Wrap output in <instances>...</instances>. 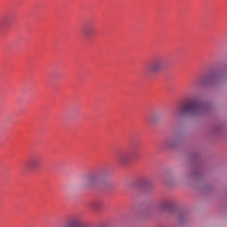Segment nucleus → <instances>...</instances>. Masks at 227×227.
Returning <instances> with one entry per match:
<instances>
[{
    "label": "nucleus",
    "instance_id": "f257e3e1",
    "mask_svg": "<svg viewBox=\"0 0 227 227\" xmlns=\"http://www.w3.org/2000/svg\"><path fill=\"white\" fill-rule=\"evenodd\" d=\"M176 113L181 114H201L203 113V106L196 99H192L182 107H179Z\"/></svg>",
    "mask_w": 227,
    "mask_h": 227
},
{
    "label": "nucleus",
    "instance_id": "f03ea898",
    "mask_svg": "<svg viewBox=\"0 0 227 227\" xmlns=\"http://www.w3.org/2000/svg\"><path fill=\"white\" fill-rule=\"evenodd\" d=\"M106 178H107V172H98L84 177L82 184L84 187H95L104 182Z\"/></svg>",
    "mask_w": 227,
    "mask_h": 227
},
{
    "label": "nucleus",
    "instance_id": "7ed1b4c3",
    "mask_svg": "<svg viewBox=\"0 0 227 227\" xmlns=\"http://www.w3.org/2000/svg\"><path fill=\"white\" fill-rule=\"evenodd\" d=\"M166 61L162 58H156L153 59L147 66L146 72L148 75H153V74H159L164 70Z\"/></svg>",
    "mask_w": 227,
    "mask_h": 227
},
{
    "label": "nucleus",
    "instance_id": "20e7f679",
    "mask_svg": "<svg viewBox=\"0 0 227 227\" xmlns=\"http://www.w3.org/2000/svg\"><path fill=\"white\" fill-rule=\"evenodd\" d=\"M118 159L121 164H127V163L130 162V160L132 159H134V153H132V152L123 153L122 154H121L119 156Z\"/></svg>",
    "mask_w": 227,
    "mask_h": 227
},
{
    "label": "nucleus",
    "instance_id": "39448f33",
    "mask_svg": "<svg viewBox=\"0 0 227 227\" xmlns=\"http://www.w3.org/2000/svg\"><path fill=\"white\" fill-rule=\"evenodd\" d=\"M40 166H42V158L40 157L32 158L27 162V167L29 169H38Z\"/></svg>",
    "mask_w": 227,
    "mask_h": 227
},
{
    "label": "nucleus",
    "instance_id": "423d86ee",
    "mask_svg": "<svg viewBox=\"0 0 227 227\" xmlns=\"http://www.w3.org/2000/svg\"><path fill=\"white\" fill-rule=\"evenodd\" d=\"M83 35L87 38H90V36H93V35H95V28L92 26L84 27Z\"/></svg>",
    "mask_w": 227,
    "mask_h": 227
},
{
    "label": "nucleus",
    "instance_id": "0eeeda50",
    "mask_svg": "<svg viewBox=\"0 0 227 227\" xmlns=\"http://www.w3.org/2000/svg\"><path fill=\"white\" fill-rule=\"evenodd\" d=\"M209 81H210V75L202 76L197 82V86H207V84H208Z\"/></svg>",
    "mask_w": 227,
    "mask_h": 227
},
{
    "label": "nucleus",
    "instance_id": "6e6552de",
    "mask_svg": "<svg viewBox=\"0 0 227 227\" xmlns=\"http://www.w3.org/2000/svg\"><path fill=\"white\" fill-rule=\"evenodd\" d=\"M180 135L172 136V141H180Z\"/></svg>",
    "mask_w": 227,
    "mask_h": 227
}]
</instances>
